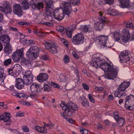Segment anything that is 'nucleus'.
<instances>
[{"mask_svg":"<svg viewBox=\"0 0 134 134\" xmlns=\"http://www.w3.org/2000/svg\"><path fill=\"white\" fill-rule=\"evenodd\" d=\"M129 82L124 81L122 83L119 85L116 89V91L115 92L114 96L118 97L119 98H123L126 96V89L130 85Z\"/></svg>","mask_w":134,"mask_h":134,"instance_id":"nucleus-3","label":"nucleus"},{"mask_svg":"<svg viewBox=\"0 0 134 134\" xmlns=\"http://www.w3.org/2000/svg\"><path fill=\"white\" fill-rule=\"evenodd\" d=\"M106 2L110 5L113 4L114 0H105Z\"/></svg>","mask_w":134,"mask_h":134,"instance_id":"nucleus-60","label":"nucleus"},{"mask_svg":"<svg viewBox=\"0 0 134 134\" xmlns=\"http://www.w3.org/2000/svg\"><path fill=\"white\" fill-rule=\"evenodd\" d=\"M113 45V43H110L109 42V43H107H107H106L105 45V46H104L107 47L108 48H109L112 46Z\"/></svg>","mask_w":134,"mask_h":134,"instance_id":"nucleus-53","label":"nucleus"},{"mask_svg":"<svg viewBox=\"0 0 134 134\" xmlns=\"http://www.w3.org/2000/svg\"><path fill=\"white\" fill-rule=\"evenodd\" d=\"M48 18L50 21H52L53 16L54 18L59 21L63 20L64 17V14L63 13H60L59 9L58 8L56 9H53L52 11H50L49 14H46Z\"/></svg>","mask_w":134,"mask_h":134,"instance_id":"nucleus-4","label":"nucleus"},{"mask_svg":"<svg viewBox=\"0 0 134 134\" xmlns=\"http://www.w3.org/2000/svg\"><path fill=\"white\" fill-rule=\"evenodd\" d=\"M4 70L2 67L0 66V83H3L6 76L4 74Z\"/></svg>","mask_w":134,"mask_h":134,"instance_id":"nucleus-25","label":"nucleus"},{"mask_svg":"<svg viewBox=\"0 0 134 134\" xmlns=\"http://www.w3.org/2000/svg\"><path fill=\"white\" fill-rule=\"evenodd\" d=\"M113 114L114 115V118L119 126H122L124 122V119L122 118H120L118 113L116 111L114 112Z\"/></svg>","mask_w":134,"mask_h":134,"instance_id":"nucleus-16","label":"nucleus"},{"mask_svg":"<svg viewBox=\"0 0 134 134\" xmlns=\"http://www.w3.org/2000/svg\"><path fill=\"white\" fill-rule=\"evenodd\" d=\"M80 99L82 101V104L83 107H85L89 106L88 100L84 97H81Z\"/></svg>","mask_w":134,"mask_h":134,"instance_id":"nucleus-32","label":"nucleus"},{"mask_svg":"<svg viewBox=\"0 0 134 134\" xmlns=\"http://www.w3.org/2000/svg\"><path fill=\"white\" fill-rule=\"evenodd\" d=\"M13 70L16 73H18L19 72L22 70L21 66L19 64H16L13 67Z\"/></svg>","mask_w":134,"mask_h":134,"instance_id":"nucleus-31","label":"nucleus"},{"mask_svg":"<svg viewBox=\"0 0 134 134\" xmlns=\"http://www.w3.org/2000/svg\"><path fill=\"white\" fill-rule=\"evenodd\" d=\"M60 106L62 108V109L65 111L67 115L70 116L72 115V112L70 111V109L69 108L68 105H67L64 103H62L60 104Z\"/></svg>","mask_w":134,"mask_h":134,"instance_id":"nucleus-20","label":"nucleus"},{"mask_svg":"<svg viewBox=\"0 0 134 134\" xmlns=\"http://www.w3.org/2000/svg\"><path fill=\"white\" fill-rule=\"evenodd\" d=\"M39 0H31L30 2V5L34 9H40L43 8V3L41 2H39ZM21 4L24 10L28 9L30 6L29 2L25 0L22 2Z\"/></svg>","mask_w":134,"mask_h":134,"instance_id":"nucleus-2","label":"nucleus"},{"mask_svg":"<svg viewBox=\"0 0 134 134\" xmlns=\"http://www.w3.org/2000/svg\"><path fill=\"white\" fill-rule=\"evenodd\" d=\"M95 89L97 91H103L104 88L102 87H95Z\"/></svg>","mask_w":134,"mask_h":134,"instance_id":"nucleus-58","label":"nucleus"},{"mask_svg":"<svg viewBox=\"0 0 134 134\" xmlns=\"http://www.w3.org/2000/svg\"><path fill=\"white\" fill-rule=\"evenodd\" d=\"M38 36L40 37H43L45 35L43 32L40 30Z\"/></svg>","mask_w":134,"mask_h":134,"instance_id":"nucleus-61","label":"nucleus"},{"mask_svg":"<svg viewBox=\"0 0 134 134\" xmlns=\"http://www.w3.org/2000/svg\"><path fill=\"white\" fill-rule=\"evenodd\" d=\"M1 10L5 14H7L10 13L12 11V9L11 7H8L3 8Z\"/></svg>","mask_w":134,"mask_h":134,"instance_id":"nucleus-36","label":"nucleus"},{"mask_svg":"<svg viewBox=\"0 0 134 134\" xmlns=\"http://www.w3.org/2000/svg\"><path fill=\"white\" fill-rule=\"evenodd\" d=\"M12 60L10 58L7 59L5 60L3 62L4 65L5 66H8L11 63Z\"/></svg>","mask_w":134,"mask_h":134,"instance_id":"nucleus-39","label":"nucleus"},{"mask_svg":"<svg viewBox=\"0 0 134 134\" xmlns=\"http://www.w3.org/2000/svg\"><path fill=\"white\" fill-rule=\"evenodd\" d=\"M23 49H21L20 50H17L13 53L12 56L14 61L16 62H19L23 56Z\"/></svg>","mask_w":134,"mask_h":134,"instance_id":"nucleus-12","label":"nucleus"},{"mask_svg":"<svg viewBox=\"0 0 134 134\" xmlns=\"http://www.w3.org/2000/svg\"><path fill=\"white\" fill-rule=\"evenodd\" d=\"M26 55L31 60H33L35 59L37 57L38 54L31 53V52L28 51L26 53Z\"/></svg>","mask_w":134,"mask_h":134,"instance_id":"nucleus-28","label":"nucleus"},{"mask_svg":"<svg viewBox=\"0 0 134 134\" xmlns=\"http://www.w3.org/2000/svg\"><path fill=\"white\" fill-rule=\"evenodd\" d=\"M68 107L70 109V111H72V115L71 116H72L73 113H74V111H76L78 109V107L77 105L71 102H70L68 104Z\"/></svg>","mask_w":134,"mask_h":134,"instance_id":"nucleus-21","label":"nucleus"},{"mask_svg":"<svg viewBox=\"0 0 134 134\" xmlns=\"http://www.w3.org/2000/svg\"><path fill=\"white\" fill-rule=\"evenodd\" d=\"M125 26L126 27L130 28L131 29H134V26L131 23H130L129 24H127L125 25Z\"/></svg>","mask_w":134,"mask_h":134,"instance_id":"nucleus-49","label":"nucleus"},{"mask_svg":"<svg viewBox=\"0 0 134 134\" xmlns=\"http://www.w3.org/2000/svg\"><path fill=\"white\" fill-rule=\"evenodd\" d=\"M10 114L5 113L0 115V121L3 120L4 122H8L10 120Z\"/></svg>","mask_w":134,"mask_h":134,"instance_id":"nucleus-23","label":"nucleus"},{"mask_svg":"<svg viewBox=\"0 0 134 134\" xmlns=\"http://www.w3.org/2000/svg\"><path fill=\"white\" fill-rule=\"evenodd\" d=\"M51 85L55 88H58L59 87V85H58L54 82H51Z\"/></svg>","mask_w":134,"mask_h":134,"instance_id":"nucleus-57","label":"nucleus"},{"mask_svg":"<svg viewBox=\"0 0 134 134\" xmlns=\"http://www.w3.org/2000/svg\"><path fill=\"white\" fill-rule=\"evenodd\" d=\"M40 132L45 133L47 132V130L45 127H41Z\"/></svg>","mask_w":134,"mask_h":134,"instance_id":"nucleus-54","label":"nucleus"},{"mask_svg":"<svg viewBox=\"0 0 134 134\" xmlns=\"http://www.w3.org/2000/svg\"><path fill=\"white\" fill-rule=\"evenodd\" d=\"M44 90L45 91H49L50 90V88L49 86H44Z\"/></svg>","mask_w":134,"mask_h":134,"instance_id":"nucleus-62","label":"nucleus"},{"mask_svg":"<svg viewBox=\"0 0 134 134\" xmlns=\"http://www.w3.org/2000/svg\"><path fill=\"white\" fill-rule=\"evenodd\" d=\"M72 53L73 55L75 58H79V55L76 53V52L75 51H73Z\"/></svg>","mask_w":134,"mask_h":134,"instance_id":"nucleus-63","label":"nucleus"},{"mask_svg":"<svg viewBox=\"0 0 134 134\" xmlns=\"http://www.w3.org/2000/svg\"><path fill=\"white\" fill-rule=\"evenodd\" d=\"M112 34L113 36V39L115 41L120 42L121 36L120 34L118 32H113Z\"/></svg>","mask_w":134,"mask_h":134,"instance_id":"nucleus-24","label":"nucleus"},{"mask_svg":"<svg viewBox=\"0 0 134 134\" xmlns=\"http://www.w3.org/2000/svg\"><path fill=\"white\" fill-rule=\"evenodd\" d=\"M96 37L99 43L104 46H105L108 39V36H104L101 35L99 36H97Z\"/></svg>","mask_w":134,"mask_h":134,"instance_id":"nucleus-18","label":"nucleus"},{"mask_svg":"<svg viewBox=\"0 0 134 134\" xmlns=\"http://www.w3.org/2000/svg\"><path fill=\"white\" fill-rule=\"evenodd\" d=\"M125 107L128 109L134 110V105L132 106L128 105L127 104L125 103Z\"/></svg>","mask_w":134,"mask_h":134,"instance_id":"nucleus-46","label":"nucleus"},{"mask_svg":"<svg viewBox=\"0 0 134 134\" xmlns=\"http://www.w3.org/2000/svg\"><path fill=\"white\" fill-rule=\"evenodd\" d=\"M40 51L39 48L36 46H32L30 47L28 51L34 53L38 54Z\"/></svg>","mask_w":134,"mask_h":134,"instance_id":"nucleus-27","label":"nucleus"},{"mask_svg":"<svg viewBox=\"0 0 134 134\" xmlns=\"http://www.w3.org/2000/svg\"><path fill=\"white\" fill-rule=\"evenodd\" d=\"M104 59H102L100 57H97L95 58H94L91 61V65L95 67L96 68L99 67L103 70L102 66L105 63L107 62H105Z\"/></svg>","mask_w":134,"mask_h":134,"instance_id":"nucleus-6","label":"nucleus"},{"mask_svg":"<svg viewBox=\"0 0 134 134\" xmlns=\"http://www.w3.org/2000/svg\"><path fill=\"white\" fill-rule=\"evenodd\" d=\"M23 130L25 132H27L29 131V129L27 126H24L22 128Z\"/></svg>","mask_w":134,"mask_h":134,"instance_id":"nucleus-59","label":"nucleus"},{"mask_svg":"<svg viewBox=\"0 0 134 134\" xmlns=\"http://www.w3.org/2000/svg\"><path fill=\"white\" fill-rule=\"evenodd\" d=\"M81 26L82 30L85 32H91L92 30L93 27L89 25H81Z\"/></svg>","mask_w":134,"mask_h":134,"instance_id":"nucleus-29","label":"nucleus"},{"mask_svg":"<svg viewBox=\"0 0 134 134\" xmlns=\"http://www.w3.org/2000/svg\"><path fill=\"white\" fill-rule=\"evenodd\" d=\"M48 77L47 74L41 73L37 76V79L39 82H42L46 81Z\"/></svg>","mask_w":134,"mask_h":134,"instance_id":"nucleus-22","label":"nucleus"},{"mask_svg":"<svg viewBox=\"0 0 134 134\" xmlns=\"http://www.w3.org/2000/svg\"><path fill=\"white\" fill-rule=\"evenodd\" d=\"M100 21L97 22L95 23V27L98 30L102 29L106 23V19L104 18L103 19V17H100L99 18Z\"/></svg>","mask_w":134,"mask_h":134,"instance_id":"nucleus-17","label":"nucleus"},{"mask_svg":"<svg viewBox=\"0 0 134 134\" xmlns=\"http://www.w3.org/2000/svg\"><path fill=\"white\" fill-rule=\"evenodd\" d=\"M40 30H34L33 31V32L35 34L37 35L38 36V35L39 34V32Z\"/></svg>","mask_w":134,"mask_h":134,"instance_id":"nucleus-64","label":"nucleus"},{"mask_svg":"<svg viewBox=\"0 0 134 134\" xmlns=\"http://www.w3.org/2000/svg\"><path fill=\"white\" fill-rule=\"evenodd\" d=\"M108 14L113 16H115L118 14L117 11L114 9H109L107 11Z\"/></svg>","mask_w":134,"mask_h":134,"instance_id":"nucleus-35","label":"nucleus"},{"mask_svg":"<svg viewBox=\"0 0 134 134\" xmlns=\"http://www.w3.org/2000/svg\"><path fill=\"white\" fill-rule=\"evenodd\" d=\"M14 71L13 70V69H9L8 71V72L9 75L13 76L14 75Z\"/></svg>","mask_w":134,"mask_h":134,"instance_id":"nucleus-52","label":"nucleus"},{"mask_svg":"<svg viewBox=\"0 0 134 134\" xmlns=\"http://www.w3.org/2000/svg\"><path fill=\"white\" fill-rule=\"evenodd\" d=\"M59 80L60 82H67L69 79L67 77H65L63 74H61L59 77Z\"/></svg>","mask_w":134,"mask_h":134,"instance_id":"nucleus-34","label":"nucleus"},{"mask_svg":"<svg viewBox=\"0 0 134 134\" xmlns=\"http://www.w3.org/2000/svg\"><path fill=\"white\" fill-rule=\"evenodd\" d=\"M82 86L84 88L87 90L89 89V87L87 84L85 83H83Z\"/></svg>","mask_w":134,"mask_h":134,"instance_id":"nucleus-55","label":"nucleus"},{"mask_svg":"<svg viewBox=\"0 0 134 134\" xmlns=\"http://www.w3.org/2000/svg\"><path fill=\"white\" fill-rule=\"evenodd\" d=\"M103 70L105 72L108 73L105 75V77L107 79L114 80L116 78L119 71L118 68L117 66H114L107 63L104 64L102 67Z\"/></svg>","mask_w":134,"mask_h":134,"instance_id":"nucleus-1","label":"nucleus"},{"mask_svg":"<svg viewBox=\"0 0 134 134\" xmlns=\"http://www.w3.org/2000/svg\"><path fill=\"white\" fill-rule=\"evenodd\" d=\"M21 63L23 65H28L30 63V61L25 59V58H23L21 60Z\"/></svg>","mask_w":134,"mask_h":134,"instance_id":"nucleus-40","label":"nucleus"},{"mask_svg":"<svg viewBox=\"0 0 134 134\" xmlns=\"http://www.w3.org/2000/svg\"><path fill=\"white\" fill-rule=\"evenodd\" d=\"M41 58L42 59L45 61L49 59L48 56L46 54H44L42 55L41 56Z\"/></svg>","mask_w":134,"mask_h":134,"instance_id":"nucleus-43","label":"nucleus"},{"mask_svg":"<svg viewBox=\"0 0 134 134\" xmlns=\"http://www.w3.org/2000/svg\"><path fill=\"white\" fill-rule=\"evenodd\" d=\"M88 99L91 102L93 103H94L95 102L94 98L92 97L90 94H88Z\"/></svg>","mask_w":134,"mask_h":134,"instance_id":"nucleus-45","label":"nucleus"},{"mask_svg":"<svg viewBox=\"0 0 134 134\" xmlns=\"http://www.w3.org/2000/svg\"><path fill=\"white\" fill-rule=\"evenodd\" d=\"M61 4L63 5L64 8V13L66 15H67L69 17L72 10L70 3L63 1L62 2Z\"/></svg>","mask_w":134,"mask_h":134,"instance_id":"nucleus-11","label":"nucleus"},{"mask_svg":"<svg viewBox=\"0 0 134 134\" xmlns=\"http://www.w3.org/2000/svg\"><path fill=\"white\" fill-rule=\"evenodd\" d=\"M80 132L81 134H87L88 132L86 130L82 128L80 129Z\"/></svg>","mask_w":134,"mask_h":134,"instance_id":"nucleus-44","label":"nucleus"},{"mask_svg":"<svg viewBox=\"0 0 134 134\" xmlns=\"http://www.w3.org/2000/svg\"><path fill=\"white\" fill-rule=\"evenodd\" d=\"M23 76L22 80L24 84L26 85L30 84L33 82L34 76L29 71H26L23 72Z\"/></svg>","mask_w":134,"mask_h":134,"instance_id":"nucleus-7","label":"nucleus"},{"mask_svg":"<svg viewBox=\"0 0 134 134\" xmlns=\"http://www.w3.org/2000/svg\"><path fill=\"white\" fill-rule=\"evenodd\" d=\"M30 88L32 93L30 96L31 97L38 96L41 91L40 86L36 83H33L30 86Z\"/></svg>","mask_w":134,"mask_h":134,"instance_id":"nucleus-9","label":"nucleus"},{"mask_svg":"<svg viewBox=\"0 0 134 134\" xmlns=\"http://www.w3.org/2000/svg\"><path fill=\"white\" fill-rule=\"evenodd\" d=\"M56 29L58 31L60 32H62L64 30V27L60 26H57Z\"/></svg>","mask_w":134,"mask_h":134,"instance_id":"nucleus-50","label":"nucleus"},{"mask_svg":"<svg viewBox=\"0 0 134 134\" xmlns=\"http://www.w3.org/2000/svg\"><path fill=\"white\" fill-rule=\"evenodd\" d=\"M4 49V51L5 53L9 54L12 52V48L10 44H5Z\"/></svg>","mask_w":134,"mask_h":134,"instance_id":"nucleus-26","label":"nucleus"},{"mask_svg":"<svg viewBox=\"0 0 134 134\" xmlns=\"http://www.w3.org/2000/svg\"><path fill=\"white\" fill-rule=\"evenodd\" d=\"M84 40L83 35L82 33H80L73 37L72 42L74 44L78 45L83 43Z\"/></svg>","mask_w":134,"mask_h":134,"instance_id":"nucleus-10","label":"nucleus"},{"mask_svg":"<svg viewBox=\"0 0 134 134\" xmlns=\"http://www.w3.org/2000/svg\"><path fill=\"white\" fill-rule=\"evenodd\" d=\"M69 57L67 55H66L64 59V62L66 63H67L69 62Z\"/></svg>","mask_w":134,"mask_h":134,"instance_id":"nucleus-51","label":"nucleus"},{"mask_svg":"<svg viewBox=\"0 0 134 134\" xmlns=\"http://www.w3.org/2000/svg\"><path fill=\"white\" fill-rule=\"evenodd\" d=\"M129 0H121L120 1V3L121 4V5H122L123 7H127L129 6Z\"/></svg>","mask_w":134,"mask_h":134,"instance_id":"nucleus-33","label":"nucleus"},{"mask_svg":"<svg viewBox=\"0 0 134 134\" xmlns=\"http://www.w3.org/2000/svg\"><path fill=\"white\" fill-rule=\"evenodd\" d=\"M46 4V14H49L50 11H52L54 7V0H45Z\"/></svg>","mask_w":134,"mask_h":134,"instance_id":"nucleus-14","label":"nucleus"},{"mask_svg":"<svg viewBox=\"0 0 134 134\" xmlns=\"http://www.w3.org/2000/svg\"><path fill=\"white\" fill-rule=\"evenodd\" d=\"M24 114L23 113L19 111L16 114V116H17L21 117L24 116Z\"/></svg>","mask_w":134,"mask_h":134,"instance_id":"nucleus-48","label":"nucleus"},{"mask_svg":"<svg viewBox=\"0 0 134 134\" xmlns=\"http://www.w3.org/2000/svg\"><path fill=\"white\" fill-rule=\"evenodd\" d=\"M25 84L21 78H18L16 79L15 87L19 90L22 89L24 87Z\"/></svg>","mask_w":134,"mask_h":134,"instance_id":"nucleus-19","label":"nucleus"},{"mask_svg":"<svg viewBox=\"0 0 134 134\" xmlns=\"http://www.w3.org/2000/svg\"><path fill=\"white\" fill-rule=\"evenodd\" d=\"M122 32L123 35H130L129 30L126 28L122 30Z\"/></svg>","mask_w":134,"mask_h":134,"instance_id":"nucleus-41","label":"nucleus"},{"mask_svg":"<svg viewBox=\"0 0 134 134\" xmlns=\"http://www.w3.org/2000/svg\"><path fill=\"white\" fill-rule=\"evenodd\" d=\"M18 97H19L22 99H26L28 97L25 94H23L22 93H20L19 94V95Z\"/></svg>","mask_w":134,"mask_h":134,"instance_id":"nucleus-42","label":"nucleus"},{"mask_svg":"<svg viewBox=\"0 0 134 134\" xmlns=\"http://www.w3.org/2000/svg\"><path fill=\"white\" fill-rule=\"evenodd\" d=\"M126 101L125 103L126 104L127 102H129L131 101H134V96L130 95L126 98Z\"/></svg>","mask_w":134,"mask_h":134,"instance_id":"nucleus-38","label":"nucleus"},{"mask_svg":"<svg viewBox=\"0 0 134 134\" xmlns=\"http://www.w3.org/2000/svg\"><path fill=\"white\" fill-rule=\"evenodd\" d=\"M10 38L7 35L4 34V33L0 36V43H2L4 46H5V44H10Z\"/></svg>","mask_w":134,"mask_h":134,"instance_id":"nucleus-13","label":"nucleus"},{"mask_svg":"<svg viewBox=\"0 0 134 134\" xmlns=\"http://www.w3.org/2000/svg\"><path fill=\"white\" fill-rule=\"evenodd\" d=\"M44 125L45 126L49 127L51 129L52 127H53L54 126V125L53 124H46L44 123Z\"/></svg>","mask_w":134,"mask_h":134,"instance_id":"nucleus-56","label":"nucleus"},{"mask_svg":"<svg viewBox=\"0 0 134 134\" xmlns=\"http://www.w3.org/2000/svg\"><path fill=\"white\" fill-rule=\"evenodd\" d=\"M13 12L14 13L20 16L22 15V11L21 7L19 4H15L13 5Z\"/></svg>","mask_w":134,"mask_h":134,"instance_id":"nucleus-15","label":"nucleus"},{"mask_svg":"<svg viewBox=\"0 0 134 134\" xmlns=\"http://www.w3.org/2000/svg\"><path fill=\"white\" fill-rule=\"evenodd\" d=\"M130 37V35H123L121 37V39L123 42L126 43L129 40Z\"/></svg>","mask_w":134,"mask_h":134,"instance_id":"nucleus-37","label":"nucleus"},{"mask_svg":"<svg viewBox=\"0 0 134 134\" xmlns=\"http://www.w3.org/2000/svg\"><path fill=\"white\" fill-rule=\"evenodd\" d=\"M129 53V52L127 50L121 52L119 55L120 62L122 63L126 62L130 65L133 64L134 63V60H132V59L130 58Z\"/></svg>","mask_w":134,"mask_h":134,"instance_id":"nucleus-5","label":"nucleus"},{"mask_svg":"<svg viewBox=\"0 0 134 134\" xmlns=\"http://www.w3.org/2000/svg\"><path fill=\"white\" fill-rule=\"evenodd\" d=\"M65 30L66 34L67 36L71 38L72 37V33L73 31L72 28H70L69 27H66V28Z\"/></svg>","mask_w":134,"mask_h":134,"instance_id":"nucleus-30","label":"nucleus"},{"mask_svg":"<svg viewBox=\"0 0 134 134\" xmlns=\"http://www.w3.org/2000/svg\"><path fill=\"white\" fill-rule=\"evenodd\" d=\"M80 0H71L70 2L74 5L78 4L80 3Z\"/></svg>","mask_w":134,"mask_h":134,"instance_id":"nucleus-47","label":"nucleus"},{"mask_svg":"<svg viewBox=\"0 0 134 134\" xmlns=\"http://www.w3.org/2000/svg\"><path fill=\"white\" fill-rule=\"evenodd\" d=\"M45 47L46 49L48 50L49 52L53 53H58L57 46L54 44V42L51 40L44 41Z\"/></svg>","mask_w":134,"mask_h":134,"instance_id":"nucleus-8","label":"nucleus"}]
</instances>
